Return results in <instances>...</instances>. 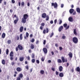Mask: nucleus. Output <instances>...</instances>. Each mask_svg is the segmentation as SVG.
Masks as SVG:
<instances>
[{"instance_id":"obj_1","label":"nucleus","mask_w":80,"mask_h":80,"mask_svg":"<svg viewBox=\"0 0 80 80\" xmlns=\"http://www.w3.org/2000/svg\"><path fill=\"white\" fill-rule=\"evenodd\" d=\"M28 18V15L24 14L23 15V18L22 19V22L23 23H25L27 22V19Z\"/></svg>"},{"instance_id":"obj_2","label":"nucleus","mask_w":80,"mask_h":80,"mask_svg":"<svg viewBox=\"0 0 80 80\" xmlns=\"http://www.w3.org/2000/svg\"><path fill=\"white\" fill-rule=\"evenodd\" d=\"M72 41L74 43H78V38L75 37L73 38L72 39Z\"/></svg>"},{"instance_id":"obj_3","label":"nucleus","mask_w":80,"mask_h":80,"mask_svg":"<svg viewBox=\"0 0 80 80\" xmlns=\"http://www.w3.org/2000/svg\"><path fill=\"white\" fill-rule=\"evenodd\" d=\"M52 7H53L54 8H57V7H58V5L57 4V2L52 3Z\"/></svg>"},{"instance_id":"obj_4","label":"nucleus","mask_w":80,"mask_h":80,"mask_svg":"<svg viewBox=\"0 0 80 80\" xmlns=\"http://www.w3.org/2000/svg\"><path fill=\"white\" fill-rule=\"evenodd\" d=\"M18 47L20 50H23V47L21 44H19Z\"/></svg>"},{"instance_id":"obj_5","label":"nucleus","mask_w":80,"mask_h":80,"mask_svg":"<svg viewBox=\"0 0 80 80\" xmlns=\"http://www.w3.org/2000/svg\"><path fill=\"white\" fill-rule=\"evenodd\" d=\"M61 60H62L63 63L65 62H67V60H65V58H64V57H61Z\"/></svg>"},{"instance_id":"obj_6","label":"nucleus","mask_w":80,"mask_h":80,"mask_svg":"<svg viewBox=\"0 0 80 80\" xmlns=\"http://www.w3.org/2000/svg\"><path fill=\"white\" fill-rule=\"evenodd\" d=\"M63 29V27L62 26H61L58 28V31L59 32H61L62 30Z\"/></svg>"},{"instance_id":"obj_7","label":"nucleus","mask_w":80,"mask_h":80,"mask_svg":"<svg viewBox=\"0 0 80 80\" xmlns=\"http://www.w3.org/2000/svg\"><path fill=\"white\" fill-rule=\"evenodd\" d=\"M43 52H44L45 53H47L48 50H47V49H46V48H43Z\"/></svg>"},{"instance_id":"obj_8","label":"nucleus","mask_w":80,"mask_h":80,"mask_svg":"<svg viewBox=\"0 0 80 80\" xmlns=\"http://www.w3.org/2000/svg\"><path fill=\"white\" fill-rule=\"evenodd\" d=\"M47 17V14L45 13H43L42 14V18H45Z\"/></svg>"},{"instance_id":"obj_9","label":"nucleus","mask_w":80,"mask_h":80,"mask_svg":"<svg viewBox=\"0 0 80 80\" xmlns=\"http://www.w3.org/2000/svg\"><path fill=\"white\" fill-rule=\"evenodd\" d=\"M68 21L69 22H73V18L72 17H70L68 18Z\"/></svg>"},{"instance_id":"obj_10","label":"nucleus","mask_w":80,"mask_h":80,"mask_svg":"<svg viewBox=\"0 0 80 80\" xmlns=\"http://www.w3.org/2000/svg\"><path fill=\"white\" fill-rule=\"evenodd\" d=\"M23 30V26H21L19 30L20 32H22Z\"/></svg>"},{"instance_id":"obj_11","label":"nucleus","mask_w":80,"mask_h":80,"mask_svg":"<svg viewBox=\"0 0 80 80\" xmlns=\"http://www.w3.org/2000/svg\"><path fill=\"white\" fill-rule=\"evenodd\" d=\"M16 70L18 72H21V71L22 70V69L21 68L19 67L17 68L16 69Z\"/></svg>"},{"instance_id":"obj_12","label":"nucleus","mask_w":80,"mask_h":80,"mask_svg":"<svg viewBox=\"0 0 80 80\" xmlns=\"http://www.w3.org/2000/svg\"><path fill=\"white\" fill-rule=\"evenodd\" d=\"M59 71L60 72H62L63 70V67L62 66H60L59 68Z\"/></svg>"},{"instance_id":"obj_13","label":"nucleus","mask_w":80,"mask_h":80,"mask_svg":"<svg viewBox=\"0 0 80 80\" xmlns=\"http://www.w3.org/2000/svg\"><path fill=\"white\" fill-rule=\"evenodd\" d=\"M74 11V10L73 9H71L69 10V12L71 14H72Z\"/></svg>"},{"instance_id":"obj_14","label":"nucleus","mask_w":80,"mask_h":80,"mask_svg":"<svg viewBox=\"0 0 80 80\" xmlns=\"http://www.w3.org/2000/svg\"><path fill=\"white\" fill-rule=\"evenodd\" d=\"M68 55L70 58H72L73 56V54L71 53V52H70Z\"/></svg>"},{"instance_id":"obj_15","label":"nucleus","mask_w":80,"mask_h":80,"mask_svg":"<svg viewBox=\"0 0 80 80\" xmlns=\"http://www.w3.org/2000/svg\"><path fill=\"white\" fill-rule=\"evenodd\" d=\"M76 11L77 12H78V13H80V9L79 8H77L76 9Z\"/></svg>"},{"instance_id":"obj_16","label":"nucleus","mask_w":80,"mask_h":80,"mask_svg":"<svg viewBox=\"0 0 80 80\" xmlns=\"http://www.w3.org/2000/svg\"><path fill=\"white\" fill-rule=\"evenodd\" d=\"M59 76L60 77H63V74L62 72H60L59 73Z\"/></svg>"},{"instance_id":"obj_17","label":"nucleus","mask_w":80,"mask_h":80,"mask_svg":"<svg viewBox=\"0 0 80 80\" xmlns=\"http://www.w3.org/2000/svg\"><path fill=\"white\" fill-rule=\"evenodd\" d=\"M9 55L10 57H13V52L12 51L9 54Z\"/></svg>"},{"instance_id":"obj_18","label":"nucleus","mask_w":80,"mask_h":80,"mask_svg":"<svg viewBox=\"0 0 80 80\" xmlns=\"http://www.w3.org/2000/svg\"><path fill=\"white\" fill-rule=\"evenodd\" d=\"M23 60H24V58L23 57H20L19 58V60L21 62H22V61H23Z\"/></svg>"},{"instance_id":"obj_19","label":"nucleus","mask_w":80,"mask_h":80,"mask_svg":"<svg viewBox=\"0 0 80 80\" xmlns=\"http://www.w3.org/2000/svg\"><path fill=\"white\" fill-rule=\"evenodd\" d=\"M2 65H5V60L3 59L2 60Z\"/></svg>"},{"instance_id":"obj_20","label":"nucleus","mask_w":80,"mask_h":80,"mask_svg":"<svg viewBox=\"0 0 80 80\" xmlns=\"http://www.w3.org/2000/svg\"><path fill=\"white\" fill-rule=\"evenodd\" d=\"M20 40H22L23 39V36H22V34H21L19 36Z\"/></svg>"},{"instance_id":"obj_21","label":"nucleus","mask_w":80,"mask_h":80,"mask_svg":"<svg viewBox=\"0 0 80 80\" xmlns=\"http://www.w3.org/2000/svg\"><path fill=\"white\" fill-rule=\"evenodd\" d=\"M35 48V46L33 44H32L30 46V48L31 49H33L34 48Z\"/></svg>"},{"instance_id":"obj_22","label":"nucleus","mask_w":80,"mask_h":80,"mask_svg":"<svg viewBox=\"0 0 80 80\" xmlns=\"http://www.w3.org/2000/svg\"><path fill=\"white\" fill-rule=\"evenodd\" d=\"M73 32H74V35H77V32L76 31V29H75L74 30Z\"/></svg>"},{"instance_id":"obj_23","label":"nucleus","mask_w":80,"mask_h":80,"mask_svg":"<svg viewBox=\"0 0 80 80\" xmlns=\"http://www.w3.org/2000/svg\"><path fill=\"white\" fill-rule=\"evenodd\" d=\"M5 33H3L2 35V38H4L5 37Z\"/></svg>"},{"instance_id":"obj_24","label":"nucleus","mask_w":80,"mask_h":80,"mask_svg":"<svg viewBox=\"0 0 80 80\" xmlns=\"http://www.w3.org/2000/svg\"><path fill=\"white\" fill-rule=\"evenodd\" d=\"M40 72V73H41V74H42V75L44 74V73L45 72H44V71L43 70H41Z\"/></svg>"},{"instance_id":"obj_25","label":"nucleus","mask_w":80,"mask_h":80,"mask_svg":"<svg viewBox=\"0 0 80 80\" xmlns=\"http://www.w3.org/2000/svg\"><path fill=\"white\" fill-rule=\"evenodd\" d=\"M53 35H54V33H53V32H52V33H51L50 36V38H52V37L53 36Z\"/></svg>"},{"instance_id":"obj_26","label":"nucleus","mask_w":80,"mask_h":80,"mask_svg":"<svg viewBox=\"0 0 80 80\" xmlns=\"http://www.w3.org/2000/svg\"><path fill=\"white\" fill-rule=\"evenodd\" d=\"M57 62L58 63H62V60L60 59H58Z\"/></svg>"},{"instance_id":"obj_27","label":"nucleus","mask_w":80,"mask_h":80,"mask_svg":"<svg viewBox=\"0 0 80 80\" xmlns=\"http://www.w3.org/2000/svg\"><path fill=\"white\" fill-rule=\"evenodd\" d=\"M23 74H22L20 73L19 74V77L20 78H22V77H23Z\"/></svg>"},{"instance_id":"obj_28","label":"nucleus","mask_w":80,"mask_h":80,"mask_svg":"<svg viewBox=\"0 0 80 80\" xmlns=\"http://www.w3.org/2000/svg\"><path fill=\"white\" fill-rule=\"evenodd\" d=\"M31 61L32 63H35V60L34 59H32Z\"/></svg>"},{"instance_id":"obj_29","label":"nucleus","mask_w":80,"mask_h":80,"mask_svg":"<svg viewBox=\"0 0 80 80\" xmlns=\"http://www.w3.org/2000/svg\"><path fill=\"white\" fill-rule=\"evenodd\" d=\"M62 39H65V38H66V36L63 34L62 36Z\"/></svg>"},{"instance_id":"obj_30","label":"nucleus","mask_w":80,"mask_h":80,"mask_svg":"<svg viewBox=\"0 0 80 80\" xmlns=\"http://www.w3.org/2000/svg\"><path fill=\"white\" fill-rule=\"evenodd\" d=\"M46 17L47 18L46 19V21H48V20H49V16H47Z\"/></svg>"},{"instance_id":"obj_31","label":"nucleus","mask_w":80,"mask_h":80,"mask_svg":"<svg viewBox=\"0 0 80 80\" xmlns=\"http://www.w3.org/2000/svg\"><path fill=\"white\" fill-rule=\"evenodd\" d=\"M26 37H28V36H29V34L28 32H26Z\"/></svg>"},{"instance_id":"obj_32","label":"nucleus","mask_w":80,"mask_h":80,"mask_svg":"<svg viewBox=\"0 0 80 80\" xmlns=\"http://www.w3.org/2000/svg\"><path fill=\"white\" fill-rule=\"evenodd\" d=\"M30 42H32V43H33V42H35V39L34 38L30 40Z\"/></svg>"},{"instance_id":"obj_33","label":"nucleus","mask_w":80,"mask_h":80,"mask_svg":"<svg viewBox=\"0 0 80 80\" xmlns=\"http://www.w3.org/2000/svg\"><path fill=\"white\" fill-rule=\"evenodd\" d=\"M11 40H8L7 41V43L8 44H10V43H11Z\"/></svg>"},{"instance_id":"obj_34","label":"nucleus","mask_w":80,"mask_h":80,"mask_svg":"<svg viewBox=\"0 0 80 80\" xmlns=\"http://www.w3.org/2000/svg\"><path fill=\"white\" fill-rule=\"evenodd\" d=\"M18 20H15L14 21V23H15V24H16V23H17V22H18Z\"/></svg>"},{"instance_id":"obj_35","label":"nucleus","mask_w":80,"mask_h":80,"mask_svg":"<svg viewBox=\"0 0 80 80\" xmlns=\"http://www.w3.org/2000/svg\"><path fill=\"white\" fill-rule=\"evenodd\" d=\"M9 52V50H8V49H7L6 51V55H8Z\"/></svg>"},{"instance_id":"obj_36","label":"nucleus","mask_w":80,"mask_h":80,"mask_svg":"<svg viewBox=\"0 0 80 80\" xmlns=\"http://www.w3.org/2000/svg\"><path fill=\"white\" fill-rule=\"evenodd\" d=\"M41 25L42 27H44L45 26V24L44 23H42L41 24Z\"/></svg>"},{"instance_id":"obj_37","label":"nucleus","mask_w":80,"mask_h":80,"mask_svg":"<svg viewBox=\"0 0 80 80\" xmlns=\"http://www.w3.org/2000/svg\"><path fill=\"white\" fill-rule=\"evenodd\" d=\"M46 33V30L45 29H44L43 30V34H45Z\"/></svg>"},{"instance_id":"obj_38","label":"nucleus","mask_w":80,"mask_h":80,"mask_svg":"<svg viewBox=\"0 0 80 80\" xmlns=\"http://www.w3.org/2000/svg\"><path fill=\"white\" fill-rule=\"evenodd\" d=\"M49 32V30H48V28H46V33H48Z\"/></svg>"},{"instance_id":"obj_39","label":"nucleus","mask_w":80,"mask_h":80,"mask_svg":"<svg viewBox=\"0 0 80 80\" xmlns=\"http://www.w3.org/2000/svg\"><path fill=\"white\" fill-rule=\"evenodd\" d=\"M62 23V20L61 19H60L59 24H60L61 23Z\"/></svg>"},{"instance_id":"obj_40","label":"nucleus","mask_w":80,"mask_h":80,"mask_svg":"<svg viewBox=\"0 0 80 80\" xmlns=\"http://www.w3.org/2000/svg\"><path fill=\"white\" fill-rule=\"evenodd\" d=\"M63 26L64 27H67V24H64L63 25Z\"/></svg>"},{"instance_id":"obj_41","label":"nucleus","mask_w":80,"mask_h":80,"mask_svg":"<svg viewBox=\"0 0 80 80\" xmlns=\"http://www.w3.org/2000/svg\"><path fill=\"white\" fill-rule=\"evenodd\" d=\"M54 24H55V25L56 24L57 22V19H55L54 20Z\"/></svg>"},{"instance_id":"obj_42","label":"nucleus","mask_w":80,"mask_h":80,"mask_svg":"<svg viewBox=\"0 0 80 80\" xmlns=\"http://www.w3.org/2000/svg\"><path fill=\"white\" fill-rule=\"evenodd\" d=\"M40 30H43V27L40 26Z\"/></svg>"},{"instance_id":"obj_43","label":"nucleus","mask_w":80,"mask_h":80,"mask_svg":"<svg viewBox=\"0 0 80 80\" xmlns=\"http://www.w3.org/2000/svg\"><path fill=\"white\" fill-rule=\"evenodd\" d=\"M45 43H46V40H44L43 41V44L44 45H45Z\"/></svg>"},{"instance_id":"obj_44","label":"nucleus","mask_w":80,"mask_h":80,"mask_svg":"<svg viewBox=\"0 0 80 80\" xmlns=\"http://www.w3.org/2000/svg\"><path fill=\"white\" fill-rule=\"evenodd\" d=\"M21 5L22 6H23V5H25V3H24V2H22L21 3Z\"/></svg>"},{"instance_id":"obj_45","label":"nucleus","mask_w":80,"mask_h":80,"mask_svg":"<svg viewBox=\"0 0 80 80\" xmlns=\"http://www.w3.org/2000/svg\"><path fill=\"white\" fill-rule=\"evenodd\" d=\"M20 39V38H19V36H18L17 37V40H19V39Z\"/></svg>"},{"instance_id":"obj_46","label":"nucleus","mask_w":80,"mask_h":80,"mask_svg":"<svg viewBox=\"0 0 80 80\" xmlns=\"http://www.w3.org/2000/svg\"><path fill=\"white\" fill-rule=\"evenodd\" d=\"M12 3H15V1L14 0H12Z\"/></svg>"},{"instance_id":"obj_47","label":"nucleus","mask_w":80,"mask_h":80,"mask_svg":"<svg viewBox=\"0 0 80 80\" xmlns=\"http://www.w3.org/2000/svg\"><path fill=\"white\" fill-rule=\"evenodd\" d=\"M45 59H44V58H43V57H42V58H41V61H42V62H44V60Z\"/></svg>"},{"instance_id":"obj_48","label":"nucleus","mask_w":80,"mask_h":80,"mask_svg":"<svg viewBox=\"0 0 80 80\" xmlns=\"http://www.w3.org/2000/svg\"><path fill=\"white\" fill-rule=\"evenodd\" d=\"M21 78L18 77L17 78V80H20Z\"/></svg>"},{"instance_id":"obj_49","label":"nucleus","mask_w":80,"mask_h":80,"mask_svg":"<svg viewBox=\"0 0 80 80\" xmlns=\"http://www.w3.org/2000/svg\"><path fill=\"white\" fill-rule=\"evenodd\" d=\"M36 62L37 63H38V64L40 63V61H39V60H36Z\"/></svg>"},{"instance_id":"obj_50","label":"nucleus","mask_w":80,"mask_h":80,"mask_svg":"<svg viewBox=\"0 0 80 80\" xmlns=\"http://www.w3.org/2000/svg\"><path fill=\"white\" fill-rule=\"evenodd\" d=\"M50 23L51 24H53V20H51L50 21Z\"/></svg>"},{"instance_id":"obj_51","label":"nucleus","mask_w":80,"mask_h":80,"mask_svg":"<svg viewBox=\"0 0 80 80\" xmlns=\"http://www.w3.org/2000/svg\"><path fill=\"white\" fill-rule=\"evenodd\" d=\"M38 43H39V41L38 40H37L36 42V44H38Z\"/></svg>"},{"instance_id":"obj_52","label":"nucleus","mask_w":80,"mask_h":80,"mask_svg":"<svg viewBox=\"0 0 80 80\" xmlns=\"http://www.w3.org/2000/svg\"><path fill=\"white\" fill-rule=\"evenodd\" d=\"M63 6H64L63 4H62L61 5V8H63Z\"/></svg>"},{"instance_id":"obj_53","label":"nucleus","mask_w":80,"mask_h":80,"mask_svg":"<svg viewBox=\"0 0 80 80\" xmlns=\"http://www.w3.org/2000/svg\"><path fill=\"white\" fill-rule=\"evenodd\" d=\"M59 49L61 51L62 49H63V48H62V47H59Z\"/></svg>"},{"instance_id":"obj_54","label":"nucleus","mask_w":80,"mask_h":80,"mask_svg":"<svg viewBox=\"0 0 80 80\" xmlns=\"http://www.w3.org/2000/svg\"><path fill=\"white\" fill-rule=\"evenodd\" d=\"M52 70V71H53L54 72L55 71V68H51Z\"/></svg>"},{"instance_id":"obj_55","label":"nucleus","mask_w":80,"mask_h":80,"mask_svg":"<svg viewBox=\"0 0 80 80\" xmlns=\"http://www.w3.org/2000/svg\"><path fill=\"white\" fill-rule=\"evenodd\" d=\"M56 75H58V72L56 71Z\"/></svg>"},{"instance_id":"obj_56","label":"nucleus","mask_w":80,"mask_h":80,"mask_svg":"<svg viewBox=\"0 0 80 80\" xmlns=\"http://www.w3.org/2000/svg\"><path fill=\"white\" fill-rule=\"evenodd\" d=\"M70 28V26H68L66 28V30H67V29H68V28Z\"/></svg>"},{"instance_id":"obj_57","label":"nucleus","mask_w":80,"mask_h":80,"mask_svg":"<svg viewBox=\"0 0 80 80\" xmlns=\"http://www.w3.org/2000/svg\"><path fill=\"white\" fill-rule=\"evenodd\" d=\"M25 67L27 70H28V65H27L26 66H25Z\"/></svg>"},{"instance_id":"obj_58","label":"nucleus","mask_w":80,"mask_h":80,"mask_svg":"<svg viewBox=\"0 0 80 80\" xmlns=\"http://www.w3.org/2000/svg\"><path fill=\"white\" fill-rule=\"evenodd\" d=\"M27 58L28 60H30V57H29V56Z\"/></svg>"},{"instance_id":"obj_59","label":"nucleus","mask_w":80,"mask_h":80,"mask_svg":"<svg viewBox=\"0 0 80 80\" xmlns=\"http://www.w3.org/2000/svg\"><path fill=\"white\" fill-rule=\"evenodd\" d=\"M13 58H12V57H11L10 58V60H12V61L13 60Z\"/></svg>"},{"instance_id":"obj_60","label":"nucleus","mask_w":80,"mask_h":80,"mask_svg":"<svg viewBox=\"0 0 80 80\" xmlns=\"http://www.w3.org/2000/svg\"><path fill=\"white\" fill-rule=\"evenodd\" d=\"M32 58H34V54H32Z\"/></svg>"},{"instance_id":"obj_61","label":"nucleus","mask_w":80,"mask_h":80,"mask_svg":"<svg viewBox=\"0 0 80 80\" xmlns=\"http://www.w3.org/2000/svg\"><path fill=\"white\" fill-rule=\"evenodd\" d=\"M55 46L56 47H58V44L56 43V44H55Z\"/></svg>"},{"instance_id":"obj_62","label":"nucleus","mask_w":80,"mask_h":80,"mask_svg":"<svg viewBox=\"0 0 80 80\" xmlns=\"http://www.w3.org/2000/svg\"><path fill=\"white\" fill-rule=\"evenodd\" d=\"M71 8H73V7H74V6H73V5H72L71 6Z\"/></svg>"},{"instance_id":"obj_63","label":"nucleus","mask_w":80,"mask_h":80,"mask_svg":"<svg viewBox=\"0 0 80 80\" xmlns=\"http://www.w3.org/2000/svg\"><path fill=\"white\" fill-rule=\"evenodd\" d=\"M27 5H28V7H29L30 6V3H29V2L28 3Z\"/></svg>"},{"instance_id":"obj_64","label":"nucleus","mask_w":80,"mask_h":80,"mask_svg":"<svg viewBox=\"0 0 80 80\" xmlns=\"http://www.w3.org/2000/svg\"><path fill=\"white\" fill-rule=\"evenodd\" d=\"M48 63H50L51 62V60H48Z\"/></svg>"}]
</instances>
